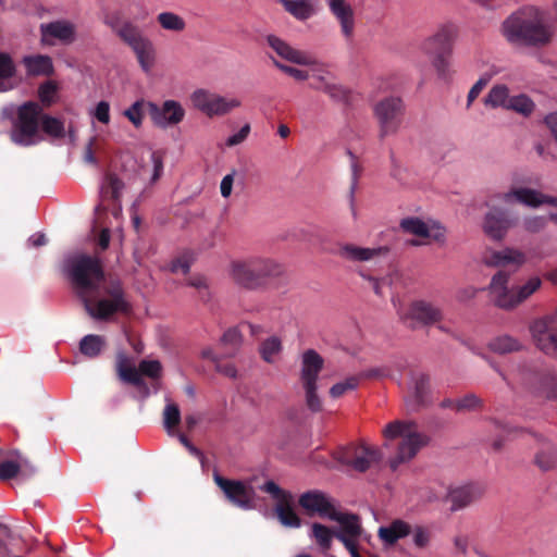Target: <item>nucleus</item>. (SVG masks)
<instances>
[{
  "label": "nucleus",
  "instance_id": "obj_1",
  "mask_svg": "<svg viewBox=\"0 0 557 557\" xmlns=\"http://www.w3.org/2000/svg\"><path fill=\"white\" fill-rule=\"evenodd\" d=\"M64 269L76 296L92 319L107 321L116 313L127 315L132 312L123 283L117 277H107L97 256L74 255L65 261Z\"/></svg>",
  "mask_w": 557,
  "mask_h": 557
},
{
  "label": "nucleus",
  "instance_id": "obj_2",
  "mask_svg": "<svg viewBox=\"0 0 557 557\" xmlns=\"http://www.w3.org/2000/svg\"><path fill=\"white\" fill-rule=\"evenodd\" d=\"M499 33L511 46L546 48L557 37V24L544 8L524 4L504 18Z\"/></svg>",
  "mask_w": 557,
  "mask_h": 557
},
{
  "label": "nucleus",
  "instance_id": "obj_3",
  "mask_svg": "<svg viewBox=\"0 0 557 557\" xmlns=\"http://www.w3.org/2000/svg\"><path fill=\"white\" fill-rule=\"evenodd\" d=\"M284 274L283 263L264 256H250L233 260L230 264L232 281L237 286L251 292L277 287Z\"/></svg>",
  "mask_w": 557,
  "mask_h": 557
},
{
  "label": "nucleus",
  "instance_id": "obj_4",
  "mask_svg": "<svg viewBox=\"0 0 557 557\" xmlns=\"http://www.w3.org/2000/svg\"><path fill=\"white\" fill-rule=\"evenodd\" d=\"M382 434L386 440L384 443L386 448L389 447L391 441L399 440L387 460L393 471L410 462L428 443V437L419 430L418 425L407 420H395L388 423Z\"/></svg>",
  "mask_w": 557,
  "mask_h": 557
},
{
  "label": "nucleus",
  "instance_id": "obj_5",
  "mask_svg": "<svg viewBox=\"0 0 557 557\" xmlns=\"http://www.w3.org/2000/svg\"><path fill=\"white\" fill-rule=\"evenodd\" d=\"M509 275L497 272L493 275L488 292L493 302L502 309L511 310L527 301L542 287L543 281L537 275H532L521 281L516 286H509Z\"/></svg>",
  "mask_w": 557,
  "mask_h": 557
},
{
  "label": "nucleus",
  "instance_id": "obj_6",
  "mask_svg": "<svg viewBox=\"0 0 557 557\" xmlns=\"http://www.w3.org/2000/svg\"><path fill=\"white\" fill-rule=\"evenodd\" d=\"M107 24L112 32L135 53L140 67L149 72L154 61L152 41L146 37L138 25L129 20L112 16Z\"/></svg>",
  "mask_w": 557,
  "mask_h": 557
},
{
  "label": "nucleus",
  "instance_id": "obj_7",
  "mask_svg": "<svg viewBox=\"0 0 557 557\" xmlns=\"http://www.w3.org/2000/svg\"><path fill=\"white\" fill-rule=\"evenodd\" d=\"M41 108L34 101L23 103L17 109L16 119L11 131V140L23 147L36 145L39 141V117Z\"/></svg>",
  "mask_w": 557,
  "mask_h": 557
},
{
  "label": "nucleus",
  "instance_id": "obj_8",
  "mask_svg": "<svg viewBox=\"0 0 557 557\" xmlns=\"http://www.w3.org/2000/svg\"><path fill=\"white\" fill-rule=\"evenodd\" d=\"M393 304L398 317L411 326L436 323L443 318L441 308L425 299L394 300Z\"/></svg>",
  "mask_w": 557,
  "mask_h": 557
},
{
  "label": "nucleus",
  "instance_id": "obj_9",
  "mask_svg": "<svg viewBox=\"0 0 557 557\" xmlns=\"http://www.w3.org/2000/svg\"><path fill=\"white\" fill-rule=\"evenodd\" d=\"M383 457L380 448L366 444L342 447L334 455L341 466L349 467L355 471L364 472Z\"/></svg>",
  "mask_w": 557,
  "mask_h": 557
},
{
  "label": "nucleus",
  "instance_id": "obj_10",
  "mask_svg": "<svg viewBox=\"0 0 557 557\" xmlns=\"http://www.w3.org/2000/svg\"><path fill=\"white\" fill-rule=\"evenodd\" d=\"M403 101L398 97H386L373 104V114L379 126L380 138H386L397 133Z\"/></svg>",
  "mask_w": 557,
  "mask_h": 557
},
{
  "label": "nucleus",
  "instance_id": "obj_11",
  "mask_svg": "<svg viewBox=\"0 0 557 557\" xmlns=\"http://www.w3.org/2000/svg\"><path fill=\"white\" fill-rule=\"evenodd\" d=\"M502 199L507 203H519L532 209H537L545 205L557 207L556 197L532 188L519 180H515L508 190L502 195Z\"/></svg>",
  "mask_w": 557,
  "mask_h": 557
},
{
  "label": "nucleus",
  "instance_id": "obj_12",
  "mask_svg": "<svg viewBox=\"0 0 557 557\" xmlns=\"http://www.w3.org/2000/svg\"><path fill=\"white\" fill-rule=\"evenodd\" d=\"M315 513L321 518L329 519L338 523L337 533H347L349 528H356L361 524L358 516L342 511L338 503L322 492L315 491Z\"/></svg>",
  "mask_w": 557,
  "mask_h": 557
},
{
  "label": "nucleus",
  "instance_id": "obj_13",
  "mask_svg": "<svg viewBox=\"0 0 557 557\" xmlns=\"http://www.w3.org/2000/svg\"><path fill=\"white\" fill-rule=\"evenodd\" d=\"M214 483L221 488L225 498L233 506L244 510L255 508V488L240 480H231L220 475L216 471L213 473Z\"/></svg>",
  "mask_w": 557,
  "mask_h": 557
},
{
  "label": "nucleus",
  "instance_id": "obj_14",
  "mask_svg": "<svg viewBox=\"0 0 557 557\" xmlns=\"http://www.w3.org/2000/svg\"><path fill=\"white\" fill-rule=\"evenodd\" d=\"M261 490L276 500L275 512L280 522L287 528H299L301 520L294 509L293 495L281 488L275 482L267 481Z\"/></svg>",
  "mask_w": 557,
  "mask_h": 557
},
{
  "label": "nucleus",
  "instance_id": "obj_15",
  "mask_svg": "<svg viewBox=\"0 0 557 557\" xmlns=\"http://www.w3.org/2000/svg\"><path fill=\"white\" fill-rule=\"evenodd\" d=\"M190 100L197 110L209 117L225 115L240 106V101L237 99H227L206 89L195 90L190 96Z\"/></svg>",
  "mask_w": 557,
  "mask_h": 557
},
{
  "label": "nucleus",
  "instance_id": "obj_16",
  "mask_svg": "<svg viewBox=\"0 0 557 557\" xmlns=\"http://www.w3.org/2000/svg\"><path fill=\"white\" fill-rule=\"evenodd\" d=\"M399 227L403 232L422 238H428L440 245L446 242V228L435 220H423L419 216L401 219Z\"/></svg>",
  "mask_w": 557,
  "mask_h": 557
},
{
  "label": "nucleus",
  "instance_id": "obj_17",
  "mask_svg": "<svg viewBox=\"0 0 557 557\" xmlns=\"http://www.w3.org/2000/svg\"><path fill=\"white\" fill-rule=\"evenodd\" d=\"M488 210L481 221L482 232L494 242H502L506 238L513 223L506 211L499 207L486 202Z\"/></svg>",
  "mask_w": 557,
  "mask_h": 557
},
{
  "label": "nucleus",
  "instance_id": "obj_18",
  "mask_svg": "<svg viewBox=\"0 0 557 557\" xmlns=\"http://www.w3.org/2000/svg\"><path fill=\"white\" fill-rule=\"evenodd\" d=\"M147 112L153 125L163 129L180 124L185 117V109L175 100H165L160 106L148 101Z\"/></svg>",
  "mask_w": 557,
  "mask_h": 557
},
{
  "label": "nucleus",
  "instance_id": "obj_19",
  "mask_svg": "<svg viewBox=\"0 0 557 557\" xmlns=\"http://www.w3.org/2000/svg\"><path fill=\"white\" fill-rule=\"evenodd\" d=\"M556 315H547L533 322L531 333L537 348L557 358V332L554 330Z\"/></svg>",
  "mask_w": 557,
  "mask_h": 557
},
{
  "label": "nucleus",
  "instance_id": "obj_20",
  "mask_svg": "<svg viewBox=\"0 0 557 557\" xmlns=\"http://www.w3.org/2000/svg\"><path fill=\"white\" fill-rule=\"evenodd\" d=\"M36 473V467L20 450H11L8 458L0 461V481L7 482L18 475L28 479Z\"/></svg>",
  "mask_w": 557,
  "mask_h": 557
},
{
  "label": "nucleus",
  "instance_id": "obj_21",
  "mask_svg": "<svg viewBox=\"0 0 557 557\" xmlns=\"http://www.w3.org/2000/svg\"><path fill=\"white\" fill-rule=\"evenodd\" d=\"M315 89L329 95L333 100L349 104L354 100L351 90L339 84L337 78L327 70L315 64Z\"/></svg>",
  "mask_w": 557,
  "mask_h": 557
},
{
  "label": "nucleus",
  "instance_id": "obj_22",
  "mask_svg": "<svg viewBox=\"0 0 557 557\" xmlns=\"http://www.w3.org/2000/svg\"><path fill=\"white\" fill-rule=\"evenodd\" d=\"M39 30L41 42L46 46H53L55 40L63 45H70L76 39V26L67 20L42 23Z\"/></svg>",
  "mask_w": 557,
  "mask_h": 557
},
{
  "label": "nucleus",
  "instance_id": "obj_23",
  "mask_svg": "<svg viewBox=\"0 0 557 557\" xmlns=\"http://www.w3.org/2000/svg\"><path fill=\"white\" fill-rule=\"evenodd\" d=\"M327 5L339 25L342 36L350 40L356 28V15L351 3L347 0H329Z\"/></svg>",
  "mask_w": 557,
  "mask_h": 557
},
{
  "label": "nucleus",
  "instance_id": "obj_24",
  "mask_svg": "<svg viewBox=\"0 0 557 557\" xmlns=\"http://www.w3.org/2000/svg\"><path fill=\"white\" fill-rule=\"evenodd\" d=\"M481 495L482 491L479 486L466 484L450 487L447 494V500L450 504V510L458 511L476 502Z\"/></svg>",
  "mask_w": 557,
  "mask_h": 557
},
{
  "label": "nucleus",
  "instance_id": "obj_25",
  "mask_svg": "<svg viewBox=\"0 0 557 557\" xmlns=\"http://www.w3.org/2000/svg\"><path fill=\"white\" fill-rule=\"evenodd\" d=\"M456 27L451 24L440 25L435 32L430 35L423 42V49L426 52L451 51L453 41L456 37Z\"/></svg>",
  "mask_w": 557,
  "mask_h": 557
},
{
  "label": "nucleus",
  "instance_id": "obj_26",
  "mask_svg": "<svg viewBox=\"0 0 557 557\" xmlns=\"http://www.w3.org/2000/svg\"><path fill=\"white\" fill-rule=\"evenodd\" d=\"M527 260L528 258L524 251L512 247H505L502 250L492 251L483 259V262L490 267L513 265L520 268Z\"/></svg>",
  "mask_w": 557,
  "mask_h": 557
},
{
  "label": "nucleus",
  "instance_id": "obj_27",
  "mask_svg": "<svg viewBox=\"0 0 557 557\" xmlns=\"http://www.w3.org/2000/svg\"><path fill=\"white\" fill-rule=\"evenodd\" d=\"M267 42L281 58L287 61L297 64H309L311 61L309 54L292 48L287 42L274 35H269Z\"/></svg>",
  "mask_w": 557,
  "mask_h": 557
},
{
  "label": "nucleus",
  "instance_id": "obj_28",
  "mask_svg": "<svg viewBox=\"0 0 557 557\" xmlns=\"http://www.w3.org/2000/svg\"><path fill=\"white\" fill-rule=\"evenodd\" d=\"M410 533V524L401 519L393 520L389 524L380 527L377 530L379 539L386 546H393Z\"/></svg>",
  "mask_w": 557,
  "mask_h": 557
},
{
  "label": "nucleus",
  "instance_id": "obj_29",
  "mask_svg": "<svg viewBox=\"0 0 557 557\" xmlns=\"http://www.w3.org/2000/svg\"><path fill=\"white\" fill-rule=\"evenodd\" d=\"M300 382L306 391V401L309 409L313 407V349H307L302 355Z\"/></svg>",
  "mask_w": 557,
  "mask_h": 557
},
{
  "label": "nucleus",
  "instance_id": "obj_30",
  "mask_svg": "<svg viewBox=\"0 0 557 557\" xmlns=\"http://www.w3.org/2000/svg\"><path fill=\"white\" fill-rule=\"evenodd\" d=\"M22 62L28 76H50L53 74V63L49 55H26Z\"/></svg>",
  "mask_w": 557,
  "mask_h": 557
},
{
  "label": "nucleus",
  "instance_id": "obj_31",
  "mask_svg": "<svg viewBox=\"0 0 557 557\" xmlns=\"http://www.w3.org/2000/svg\"><path fill=\"white\" fill-rule=\"evenodd\" d=\"M408 401L411 406H418L423 403L424 396L429 391V379L420 371H411L408 385Z\"/></svg>",
  "mask_w": 557,
  "mask_h": 557
},
{
  "label": "nucleus",
  "instance_id": "obj_32",
  "mask_svg": "<svg viewBox=\"0 0 557 557\" xmlns=\"http://www.w3.org/2000/svg\"><path fill=\"white\" fill-rule=\"evenodd\" d=\"M381 248H369L357 245H344L339 248V256L351 262H366L373 260L381 253Z\"/></svg>",
  "mask_w": 557,
  "mask_h": 557
},
{
  "label": "nucleus",
  "instance_id": "obj_33",
  "mask_svg": "<svg viewBox=\"0 0 557 557\" xmlns=\"http://www.w3.org/2000/svg\"><path fill=\"white\" fill-rule=\"evenodd\" d=\"M17 67L10 53L0 51V92L14 88L12 79L16 76Z\"/></svg>",
  "mask_w": 557,
  "mask_h": 557
},
{
  "label": "nucleus",
  "instance_id": "obj_34",
  "mask_svg": "<svg viewBox=\"0 0 557 557\" xmlns=\"http://www.w3.org/2000/svg\"><path fill=\"white\" fill-rule=\"evenodd\" d=\"M511 98L512 95H510L509 88L506 85L499 84L491 88L484 103L493 109L503 108L508 110Z\"/></svg>",
  "mask_w": 557,
  "mask_h": 557
},
{
  "label": "nucleus",
  "instance_id": "obj_35",
  "mask_svg": "<svg viewBox=\"0 0 557 557\" xmlns=\"http://www.w3.org/2000/svg\"><path fill=\"white\" fill-rule=\"evenodd\" d=\"M347 533H337V540L344 545V547L349 552L351 557H361L360 556V541L363 534L362 524L354 528H349Z\"/></svg>",
  "mask_w": 557,
  "mask_h": 557
},
{
  "label": "nucleus",
  "instance_id": "obj_36",
  "mask_svg": "<svg viewBox=\"0 0 557 557\" xmlns=\"http://www.w3.org/2000/svg\"><path fill=\"white\" fill-rule=\"evenodd\" d=\"M536 108L535 101L529 95L520 92L512 95L508 110L523 117H530L535 113Z\"/></svg>",
  "mask_w": 557,
  "mask_h": 557
},
{
  "label": "nucleus",
  "instance_id": "obj_37",
  "mask_svg": "<svg viewBox=\"0 0 557 557\" xmlns=\"http://www.w3.org/2000/svg\"><path fill=\"white\" fill-rule=\"evenodd\" d=\"M286 12L295 18L304 21L311 16L312 4L310 0H277Z\"/></svg>",
  "mask_w": 557,
  "mask_h": 557
},
{
  "label": "nucleus",
  "instance_id": "obj_38",
  "mask_svg": "<svg viewBox=\"0 0 557 557\" xmlns=\"http://www.w3.org/2000/svg\"><path fill=\"white\" fill-rule=\"evenodd\" d=\"M157 22L159 23L162 29L173 33H182L186 28L185 20L173 12L166 11L159 13L157 15Z\"/></svg>",
  "mask_w": 557,
  "mask_h": 557
},
{
  "label": "nucleus",
  "instance_id": "obj_39",
  "mask_svg": "<svg viewBox=\"0 0 557 557\" xmlns=\"http://www.w3.org/2000/svg\"><path fill=\"white\" fill-rule=\"evenodd\" d=\"M451 51L445 50L436 52L432 59V66L434 67L438 78L448 79L451 74V61H450Z\"/></svg>",
  "mask_w": 557,
  "mask_h": 557
},
{
  "label": "nucleus",
  "instance_id": "obj_40",
  "mask_svg": "<svg viewBox=\"0 0 557 557\" xmlns=\"http://www.w3.org/2000/svg\"><path fill=\"white\" fill-rule=\"evenodd\" d=\"M103 346L104 339L102 336L89 334L81 339L79 350L84 356L95 358L100 355Z\"/></svg>",
  "mask_w": 557,
  "mask_h": 557
},
{
  "label": "nucleus",
  "instance_id": "obj_41",
  "mask_svg": "<svg viewBox=\"0 0 557 557\" xmlns=\"http://www.w3.org/2000/svg\"><path fill=\"white\" fill-rule=\"evenodd\" d=\"M123 187V182L115 174H107L101 187L102 197L116 202L120 199Z\"/></svg>",
  "mask_w": 557,
  "mask_h": 557
},
{
  "label": "nucleus",
  "instance_id": "obj_42",
  "mask_svg": "<svg viewBox=\"0 0 557 557\" xmlns=\"http://www.w3.org/2000/svg\"><path fill=\"white\" fill-rule=\"evenodd\" d=\"M181 423V410L175 403H168L163 410V425L169 435H174Z\"/></svg>",
  "mask_w": 557,
  "mask_h": 557
},
{
  "label": "nucleus",
  "instance_id": "obj_43",
  "mask_svg": "<svg viewBox=\"0 0 557 557\" xmlns=\"http://www.w3.org/2000/svg\"><path fill=\"white\" fill-rule=\"evenodd\" d=\"M242 334L238 329H228L221 338V345L225 347L226 351L223 354L225 357H234L240 347Z\"/></svg>",
  "mask_w": 557,
  "mask_h": 557
},
{
  "label": "nucleus",
  "instance_id": "obj_44",
  "mask_svg": "<svg viewBox=\"0 0 557 557\" xmlns=\"http://www.w3.org/2000/svg\"><path fill=\"white\" fill-rule=\"evenodd\" d=\"M335 537L337 539V531L335 532L326 525L315 523V545L322 549H330Z\"/></svg>",
  "mask_w": 557,
  "mask_h": 557
},
{
  "label": "nucleus",
  "instance_id": "obj_45",
  "mask_svg": "<svg viewBox=\"0 0 557 557\" xmlns=\"http://www.w3.org/2000/svg\"><path fill=\"white\" fill-rule=\"evenodd\" d=\"M490 347L495 352L507 354L519 350L521 344L516 338L505 335L493 339Z\"/></svg>",
  "mask_w": 557,
  "mask_h": 557
},
{
  "label": "nucleus",
  "instance_id": "obj_46",
  "mask_svg": "<svg viewBox=\"0 0 557 557\" xmlns=\"http://www.w3.org/2000/svg\"><path fill=\"white\" fill-rule=\"evenodd\" d=\"M282 349L281 341L273 336L265 339L260 346V354L262 359L268 363L274 362V356Z\"/></svg>",
  "mask_w": 557,
  "mask_h": 557
},
{
  "label": "nucleus",
  "instance_id": "obj_47",
  "mask_svg": "<svg viewBox=\"0 0 557 557\" xmlns=\"http://www.w3.org/2000/svg\"><path fill=\"white\" fill-rule=\"evenodd\" d=\"M144 107L147 108V102L137 100L124 111V116L127 117L136 128L140 127L143 124Z\"/></svg>",
  "mask_w": 557,
  "mask_h": 557
},
{
  "label": "nucleus",
  "instance_id": "obj_48",
  "mask_svg": "<svg viewBox=\"0 0 557 557\" xmlns=\"http://www.w3.org/2000/svg\"><path fill=\"white\" fill-rule=\"evenodd\" d=\"M547 216L544 215H527L522 220V228L527 233L535 234L545 228L547 224Z\"/></svg>",
  "mask_w": 557,
  "mask_h": 557
},
{
  "label": "nucleus",
  "instance_id": "obj_49",
  "mask_svg": "<svg viewBox=\"0 0 557 557\" xmlns=\"http://www.w3.org/2000/svg\"><path fill=\"white\" fill-rule=\"evenodd\" d=\"M138 368L141 377L145 375L152 380H157L160 379L162 373V364L158 360H141Z\"/></svg>",
  "mask_w": 557,
  "mask_h": 557
},
{
  "label": "nucleus",
  "instance_id": "obj_50",
  "mask_svg": "<svg viewBox=\"0 0 557 557\" xmlns=\"http://www.w3.org/2000/svg\"><path fill=\"white\" fill-rule=\"evenodd\" d=\"M42 129L45 133L53 136V137H62L64 133L63 123L52 116L44 115L41 117Z\"/></svg>",
  "mask_w": 557,
  "mask_h": 557
},
{
  "label": "nucleus",
  "instance_id": "obj_51",
  "mask_svg": "<svg viewBox=\"0 0 557 557\" xmlns=\"http://www.w3.org/2000/svg\"><path fill=\"white\" fill-rule=\"evenodd\" d=\"M58 86L54 82L48 81L38 88V97L44 106L48 107L54 101Z\"/></svg>",
  "mask_w": 557,
  "mask_h": 557
},
{
  "label": "nucleus",
  "instance_id": "obj_52",
  "mask_svg": "<svg viewBox=\"0 0 557 557\" xmlns=\"http://www.w3.org/2000/svg\"><path fill=\"white\" fill-rule=\"evenodd\" d=\"M119 376L122 381L136 387H146V383L140 376L139 368L137 369L135 366L123 369V371L119 373Z\"/></svg>",
  "mask_w": 557,
  "mask_h": 557
},
{
  "label": "nucleus",
  "instance_id": "obj_53",
  "mask_svg": "<svg viewBox=\"0 0 557 557\" xmlns=\"http://www.w3.org/2000/svg\"><path fill=\"white\" fill-rule=\"evenodd\" d=\"M358 386V380L356 377H347L342 382H338L334 384L330 393L333 397L337 398L346 394L347 392H350L355 389Z\"/></svg>",
  "mask_w": 557,
  "mask_h": 557
},
{
  "label": "nucleus",
  "instance_id": "obj_54",
  "mask_svg": "<svg viewBox=\"0 0 557 557\" xmlns=\"http://www.w3.org/2000/svg\"><path fill=\"white\" fill-rule=\"evenodd\" d=\"M191 258L189 255L185 253L177 257L171 263V271L174 273L182 272L183 274H187L190 270Z\"/></svg>",
  "mask_w": 557,
  "mask_h": 557
},
{
  "label": "nucleus",
  "instance_id": "obj_55",
  "mask_svg": "<svg viewBox=\"0 0 557 557\" xmlns=\"http://www.w3.org/2000/svg\"><path fill=\"white\" fill-rule=\"evenodd\" d=\"M187 284L199 290L201 299L206 300L209 298L208 283L205 276L190 277Z\"/></svg>",
  "mask_w": 557,
  "mask_h": 557
},
{
  "label": "nucleus",
  "instance_id": "obj_56",
  "mask_svg": "<svg viewBox=\"0 0 557 557\" xmlns=\"http://www.w3.org/2000/svg\"><path fill=\"white\" fill-rule=\"evenodd\" d=\"M274 64L284 73L288 74L289 76L294 77L296 81H305L309 77V73L305 70H299L283 63H280L274 60Z\"/></svg>",
  "mask_w": 557,
  "mask_h": 557
},
{
  "label": "nucleus",
  "instance_id": "obj_57",
  "mask_svg": "<svg viewBox=\"0 0 557 557\" xmlns=\"http://www.w3.org/2000/svg\"><path fill=\"white\" fill-rule=\"evenodd\" d=\"M94 116L101 123L108 124L110 122V104L107 101H100L96 106Z\"/></svg>",
  "mask_w": 557,
  "mask_h": 557
},
{
  "label": "nucleus",
  "instance_id": "obj_58",
  "mask_svg": "<svg viewBox=\"0 0 557 557\" xmlns=\"http://www.w3.org/2000/svg\"><path fill=\"white\" fill-rule=\"evenodd\" d=\"M250 133V125L245 124L236 134L230 136L226 140L228 147L237 146L242 144Z\"/></svg>",
  "mask_w": 557,
  "mask_h": 557
},
{
  "label": "nucleus",
  "instance_id": "obj_59",
  "mask_svg": "<svg viewBox=\"0 0 557 557\" xmlns=\"http://www.w3.org/2000/svg\"><path fill=\"white\" fill-rule=\"evenodd\" d=\"M488 83V77L479 78L468 92V107L478 98Z\"/></svg>",
  "mask_w": 557,
  "mask_h": 557
},
{
  "label": "nucleus",
  "instance_id": "obj_60",
  "mask_svg": "<svg viewBox=\"0 0 557 557\" xmlns=\"http://www.w3.org/2000/svg\"><path fill=\"white\" fill-rule=\"evenodd\" d=\"M412 541L416 546L425 547L429 544L430 534L425 529L418 527L412 531Z\"/></svg>",
  "mask_w": 557,
  "mask_h": 557
},
{
  "label": "nucleus",
  "instance_id": "obj_61",
  "mask_svg": "<svg viewBox=\"0 0 557 557\" xmlns=\"http://www.w3.org/2000/svg\"><path fill=\"white\" fill-rule=\"evenodd\" d=\"M479 288L474 286H465L458 289L456 299L460 302H468L476 297Z\"/></svg>",
  "mask_w": 557,
  "mask_h": 557
},
{
  "label": "nucleus",
  "instance_id": "obj_62",
  "mask_svg": "<svg viewBox=\"0 0 557 557\" xmlns=\"http://www.w3.org/2000/svg\"><path fill=\"white\" fill-rule=\"evenodd\" d=\"M215 369L218 372L222 373L227 377H236L237 370L232 362H223L222 358L215 363Z\"/></svg>",
  "mask_w": 557,
  "mask_h": 557
},
{
  "label": "nucleus",
  "instance_id": "obj_63",
  "mask_svg": "<svg viewBox=\"0 0 557 557\" xmlns=\"http://www.w3.org/2000/svg\"><path fill=\"white\" fill-rule=\"evenodd\" d=\"M235 172L225 175L220 185L221 195L224 198H228L232 194Z\"/></svg>",
  "mask_w": 557,
  "mask_h": 557
},
{
  "label": "nucleus",
  "instance_id": "obj_64",
  "mask_svg": "<svg viewBox=\"0 0 557 557\" xmlns=\"http://www.w3.org/2000/svg\"><path fill=\"white\" fill-rule=\"evenodd\" d=\"M544 123L557 141V109L545 115Z\"/></svg>",
  "mask_w": 557,
  "mask_h": 557
}]
</instances>
